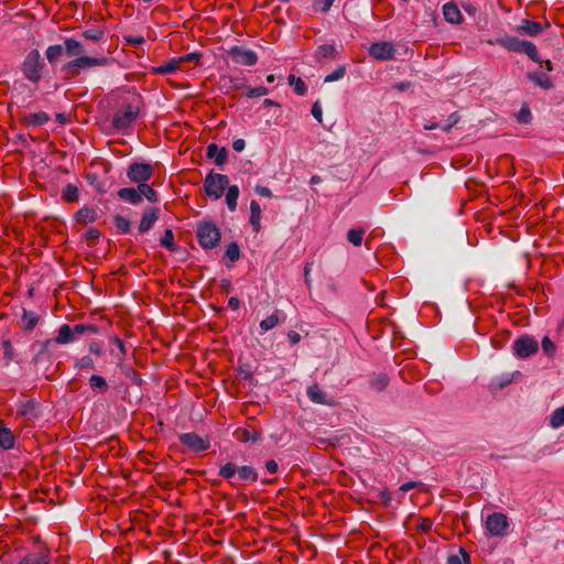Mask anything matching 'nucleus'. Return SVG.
Returning <instances> with one entry per match:
<instances>
[{
    "instance_id": "64",
    "label": "nucleus",
    "mask_w": 564,
    "mask_h": 564,
    "mask_svg": "<svg viewBox=\"0 0 564 564\" xmlns=\"http://www.w3.org/2000/svg\"><path fill=\"white\" fill-rule=\"evenodd\" d=\"M246 147V142L243 139H236L234 142H232V149L237 152H241L243 151Z\"/></svg>"
},
{
    "instance_id": "18",
    "label": "nucleus",
    "mask_w": 564,
    "mask_h": 564,
    "mask_svg": "<svg viewBox=\"0 0 564 564\" xmlns=\"http://www.w3.org/2000/svg\"><path fill=\"white\" fill-rule=\"evenodd\" d=\"M159 218V213L155 208H147L143 213L142 219L139 225L140 232L149 231Z\"/></svg>"
},
{
    "instance_id": "53",
    "label": "nucleus",
    "mask_w": 564,
    "mask_h": 564,
    "mask_svg": "<svg viewBox=\"0 0 564 564\" xmlns=\"http://www.w3.org/2000/svg\"><path fill=\"white\" fill-rule=\"evenodd\" d=\"M268 91H269L268 88H265L263 86L248 88L247 96L249 98L262 97V96H265L268 94Z\"/></svg>"
},
{
    "instance_id": "13",
    "label": "nucleus",
    "mask_w": 564,
    "mask_h": 564,
    "mask_svg": "<svg viewBox=\"0 0 564 564\" xmlns=\"http://www.w3.org/2000/svg\"><path fill=\"white\" fill-rule=\"evenodd\" d=\"M75 340L74 330L68 324H63L55 339H48L43 344V350H47L53 343L65 345Z\"/></svg>"
},
{
    "instance_id": "44",
    "label": "nucleus",
    "mask_w": 564,
    "mask_h": 564,
    "mask_svg": "<svg viewBox=\"0 0 564 564\" xmlns=\"http://www.w3.org/2000/svg\"><path fill=\"white\" fill-rule=\"evenodd\" d=\"M47 556L45 554H30L25 556L20 564H47Z\"/></svg>"
},
{
    "instance_id": "45",
    "label": "nucleus",
    "mask_w": 564,
    "mask_h": 564,
    "mask_svg": "<svg viewBox=\"0 0 564 564\" xmlns=\"http://www.w3.org/2000/svg\"><path fill=\"white\" fill-rule=\"evenodd\" d=\"M160 243H161V246H163L164 248H166L169 250L175 249L174 234L171 229L165 230L164 235L162 236V238L160 240Z\"/></svg>"
},
{
    "instance_id": "35",
    "label": "nucleus",
    "mask_w": 564,
    "mask_h": 564,
    "mask_svg": "<svg viewBox=\"0 0 564 564\" xmlns=\"http://www.w3.org/2000/svg\"><path fill=\"white\" fill-rule=\"evenodd\" d=\"M529 78L542 88L547 89L552 86L550 77L544 73H530Z\"/></svg>"
},
{
    "instance_id": "25",
    "label": "nucleus",
    "mask_w": 564,
    "mask_h": 564,
    "mask_svg": "<svg viewBox=\"0 0 564 564\" xmlns=\"http://www.w3.org/2000/svg\"><path fill=\"white\" fill-rule=\"evenodd\" d=\"M237 438L240 442H258L261 438V433L254 429H242L236 432Z\"/></svg>"
},
{
    "instance_id": "5",
    "label": "nucleus",
    "mask_w": 564,
    "mask_h": 564,
    "mask_svg": "<svg viewBox=\"0 0 564 564\" xmlns=\"http://www.w3.org/2000/svg\"><path fill=\"white\" fill-rule=\"evenodd\" d=\"M109 63V59L107 57H93V56H85L82 55L70 62H68L64 69L68 73L76 74V69H86L95 66H105Z\"/></svg>"
},
{
    "instance_id": "43",
    "label": "nucleus",
    "mask_w": 564,
    "mask_h": 564,
    "mask_svg": "<svg viewBox=\"0 0 564 564\" xmlns=\"http://www.w3.org/2000/svg\"><path fill=\"white\" fill-rule=\"evenodd\" d=\"M280 323V318L276 314H272L261 321L260 328L263 333L273 329Z\"/></svg>"
},
{
    "instance_id": "52",
    "label": "nucleus",
    "mask_w": 564,
    "mask_h": 564,
    "mask_svg": "<svg viewBox=\"0 0 564 564\" xmlns=\"http://www.w3.org/2000/svg\"><path fill=\"white\" fill-rule=\"evenodd\" d=\"M458 121H459V115H458L457 112H453V113L448 117V119H447L446 123H445V124H443V126H441V129H442L443 131H445V132H449V131H451V129H452L455 124H457V123H458Z\"/></svg>"
},
{
    "instance_id": "42",
    "label": "nucleus",
    "mask_w": 564,
    "mask_h": 564,
    "mask_svg": "<svg viewBox=\"0 0 564 564\" xmlns=\"http://www.w3.org/2000/svg\"><path fill=\"white\" fill-rule=\"evenodd\" d=\"M521 53L527 54L533 62L542 63L536 46L532 42L525 41Z\"/></svg>"
},
{
    "instance_id": "4",
    "label": "nucleus",
    "mask_w": 564,
    "mask_h": 564,
    "mask_svg": "<svg viewBox=\"0 0 564 564\" xmlns=\"http://www.w3.org/2000/svg\"><path fill=\"white\" fill-rule=\"evenodd\" d=\"M229 184V178L227 175L210 172L207 174L204 181V189L206 194L214 198L219 199Z\"/></svg>"
},
{
    "instance_id": "14",
    "label": "nucleus",
    "mask_w": 564,
    "mask_h": 564,
    "mask_svg": "<svg viewBox=\"0 0 564 564\" xmlns=\"http://www.w3.org/2000/svg\"><path fill=\"white\" fill-rule=\"evenodd\" d=\"M489 43L500 45L510 52L521 53L525 41L519 40L516 36L503 35L497 37L495 41H490Z\"/></svg>"
},
{
    "instance_id": "20",
    "label": "nucleus",
    "mask_w": 564,
    "mask_h": 564,
    "mask_svg": "<svg viewBox=\"0 0 564 564\" xmlns=\"http://www.w3.org/2000/svg\"><path fill=\"white\" fill-rule=\"evenodd\" d=\"M64 51L67 56H69V57L76 56V58L82 56L85 52L83 44L72 37L66 39L64 41Z\"/></svg>"
},
{
    "instance_id": "10",
    "label": "nucleus",
    "mask_w": 564,
    "mask_h": 564,
    "mask_svg": "<svg viewBox=\"0 0 564 564\" xmlns=\"http://www.w3.org/2000/svg\"><path fill=\"white\" fill-rule=\"evenodd\" d=\"M180 442L193 452H204L210 446L207 437H202L194 432L181 434Z\"/></svg>"
},
{
    "instance_id": "32",
    "label": "nucleus",
    "mask_w": 564,
    "mask_h": 564,
    "mask_svg": "<svg viewBox=\"0 0 564 564\" xmlns=\"http://www.w3.org/2000/svg\"><path fill=\"white\" fill-rule=\"evenodd\" d=\"M237 476L239 480L256 481L258 479L257 470L251 466H241L238 468Z\"/></svg>"
},
{
    "instance_id": "27",
    "label": "nucleus",
    "mask_w": 564,
    "mask_h": 564,
    "mask_svg": "<svg viewBox=\"0 0 564 564\" xmlns=\"http://www.w3.org/2000/svg\"><path fill=\"white\" fill-rule=\"evenodd\" d=\"M181 69L180 59L172 58L171 61L153 68V72L161 75L172 74Z\"/></svg>"
},
{
    "instance_id": "39",
    "label": "nucleus",
    "mask_w": 564,
    "mask_h": 564,
    "mask_svg": "<svg viewBox=\"0 0 564 564\" xmlns=\"http://www.w3.org/2000/svg\"><path fill=\"white\" fill-rule=\"evenodd\" d=\"M62 197L66 202H76L78 199V188L76 185L67 184L62 193Z\"/></svg>"
},
{
    "instance_id": "56",
    "label": "nucleus",
    "mask_w": 564,
    "mask_h": 564,
    "mask_svg": "<svg viewBox=\"0 0 564 564\" xmlns=\"http://www.w3.org/2000/svg\"><path fill=\"white\" fill-rule=\"evenodd\" d=\"M312 116L318 121V122H322L323 120V110H322V106L318 101H316L313 106H312Z\"/></svg>"
},
{
    "instance_id": "33",
    "label": "nucleus",
    "mask_w": 564,
    "mask_h": 564,
    "mask_svg": "<svg viewBox=\"0 0 564 564\" xmlns=\"http://www.w3.org/2000/svg\"><path fill=\"white\" fill-rule=\"evenodd\" d=\"M0 446L3 449H11L14 446L13 434L7 427H0Z\"/></svg>"
},
{
    "instance_id": "26",
    "label": "nucleus",
    "mask_w": 564,
    "mask_h": 564,
    "mask_svg": "<svg viewBox=\"0 0 564 564\" xmlns=\"http://www.w3.org/2000/svg\"><path fill=\"white\" fill-rule=\"evenodd\" d=\"M389 383V378L383 373H377L370 377L369 387L376 392L383 391Z\"/></svg>"
},
{
    "instance_id": "28",
    "label": "nucleus",
    "mask_w": 564,
    "mask_h": 564,
    "mask_svg": "<svg viewBox=\"0 0 564 564\" xmlns=\"http://www.w3.org/2000/svg\"><path fill=\"white\" fill-rule=\"evenodd\" d=\"M90 388L98 393H106L109 389V386L106 379L99 375H93L89 378Z\"/></svg>"
},
{
    "instance_id": "29",
    "label": "nucleus",
    "mask_w": 564,
    "mask_h": 564,
    "mask_svg": "<svg viewBox=\"0 0 564 564\" xmlns=\"http://www.w3.org/2000/svg\"><path fill=\"white\" fill-rule=\"evenodd\" d=\"M39 315L32 311H23L22 314V327L25 330H32L39 323Z\"/></svg>"
},
{
    "instance_id": "22",
    "label": "nucleus",
    "mask_w": 564,
    "mask_h": 564,
    "mask_svg": "<svg viewBox=\"0 0 564 564\" xmlns=\"http://www.w3.org/2000/svg\"><path fill=\"white\" fill-rule=\"evenodd\" d=\"M118 196L130 204L137 205L141 202V196L139 193V187L135 189L133 187H124L118 191Z\"/></svg>"
},
{
    "instance_id": "50",
    "label": "nucleus",
    "mask_w": 564,
    "mask_h": 564,
    "mask_svg": "<svg viewBox=\"0 0 564 564\" xmlns=\"http://www.w3.org/2000/svg\"><path fill=\"white\" fill-rule=\"evenodd\" d=\"M115 224L119 231L126 234L130 230V221L123 216L117 215L115 217Z\"/></svg>"
},
{
    "instance_id": "24",
    "label": "nucleus",
    "mask_w": 564,
    "mask_h": 564,
    "mask_svg": "<svg viewBox=\"0 0 564 564\" xmlns=\"http://www.w3.org/2000/svg\"><path fill=\"white\" fill-rule=\"evenodd\" d=\"M48 120H50V117L44 111L30 113L24 117V122L29 127H40V126L45 124Z\"/></svg>"
},
{
    "instance_id": "1",
    "label": "nucleus",
    "mask_w": 564,
    "mask_h": 564,
    "mask_svg": "<svg viewBox=\"0 0 564 564\" xmlns=\"http://www.w3.org/2000/svg\"><path fill=\"white\" fill-rule=\"evenodd\" d=\"M140 100L135 98L132 102L122 105L113 115L112 124L118 130L129 128L140 115Z\"/></svg>"
},
{
    "instance_id": "61",
    "label": "nucleus",
    "mask_w": 564,
    "mask_h": 564,
    "mask_svg": "<svg viewBox=\"0 0 564 564\" xmlns=\"http://www.w3.org/2000/svg\"><path fill=\"white\" fill-rule=\"evenodd\" d=\"M311 271H312V263L307 262L304 267V281H305V284L307 285V288H311V285H312V281L310 278Z\"/></svg>"
},
{
    "instance_id": "60",
    "label": "nucleus",
    "mask_w": 564,
    "mask_h": 564,
    "mask_svg": "<svg viewBox=\"0 0 564 564\" xmlns=\"http://www.w3.org/2000/svg\"><path fill=\"white\" fill-rule=\"evenodd\" d=\"M102 351H104V349H102V345L100 343L91 341L89 344V352L90 354L100 356L102 354Z\"/></svg>"
},
{
    "instance_id": "51",
    "label": "nucleus",
    "mask_w": 564,
    "mask_h": 564,
    "mask_svg": "<svg viewBox=\"0 0 564 564\" xmlns=\"http://www.w3.org/2000/svg\"><path fill=\"white\" fill-rule=\"evenodd\" d=\"M226 256L231 261H237L240 258V250L236 242H231L230 245H228Z\"/></svg>"
},
{
    "instance_id": "19",
    "label": "nucleus",
    "mask_w": 564,
    "mask_h": 564,
    "mask_svg": "<svg viewBox=\"0 0 564 564\" xmlns=\"http://www.w3.org/2000/svg\"><path fill=\"white\" fill-rule=\"evenodd\" d=\"M543 30L541 23L530 21V20H522L521 23L516 28V31L522 34H527L530 36H534L539 33H541Z\"/></svg>"
},
{
    "instance_id": "7",
    "label": "nucleus",
    "mask_w": 564,
    "mask_h": 564,
    "mask_svg": "<svg viewBox=\"0 0 564 564\" xmlns=\"http://www.w3.org/2000/svg\"><path fill=\"white\" fill-rule=\"evenodd\" d=\"M508 528V518L501 512L491 513L486 519V529L494 536H503Z\"/></svg>"
},
{
    "instance_id": "63",
    "label": "nucleus",
    "mask_w": 564,
    "mask_h": 564,
    "mask_svg": "<svg viewBox=\"0 0 564 564\" xmlns=\"http://www.w3.org/2000/svg\"><path fill=\"white\" fill-rule=\"evenodd\" d=\"M288 338L292 345H295L301 341V335L295 330H290L288 333Z\"/></svg>"
},
{
    "instance_id": "36",
    "label": "nucleus",
    "mask_w": 564,
    "mask_h": 564,
    "mask_svg": "<svg viewBox=\"0 0 564 564\" xmlns=\"http://www.w3.org/2000/svg\"><path fill=\"white\" fill-rule=\"evenodd\" d=\"M336 55V48L332 44H324L318 46L316 50L315 56L317 59L322 58H334Z\"/></svg>"
},
{
    "instance_id": "58",
    "label": "nucleus",
    "mask_w": 564,
    "mask_h": 564,
    "mask_svg": "<svg viewBox=\"0 0 564 564\" xmlns=\"http://www.w3.org/2000/svg\"><path fill=\"white\" fill-rule=\"evenodd\" d=\"M73 330H74V336L75 335H82L84 334L86 330H91V332H95V327L94 326H90V325H84V324H77L75 325L74 327H72Z\"/></svg>"
},
{
    "instance_id": "30",
    "label": "nucleus",
    "mask_w": 564,
    "mask_h": 564,
    "mask_svg": "<svg viewBox=\"0 0 564 564\" xmlns=\"http://www.w3.org/2000/svg\"><path fill=\"white\" fill-rule=\"evenodd\" d=\"M238 197H239V187L237 185L228 186L227 194H226V204L230 212L236 210Z\"/></svg>"
},
{
    "instance_id": "2",
    "label": "nucleus",
    "mask_w": 564,
    "mask_h": 564,
    "mask_svg": "<svg viewBox=\"0 0 564 564\" xmlns=\"http://www.w3.org/2000/svg\"><path fill=\"white\" fill-rule=\"evenodd\" d=\"M44 68L45 63L41 58V54L37 50H31L21 66L23 76L32 83L40 82Z\"/></svg>"
},
{
    "instance_id": "23",
    "label": "nucleus",
    "mask_w": 564,
    "mask_h": 564,
    "mask_svg": "<svg viewBox=\"0 0 564 564\" xmlns=\"http://www.w3.org/2000/svg\"><path fill=\"white\" fill-rule=\"evenodd\" d=\"M76 220L79 224L87 225L97 219V212L91 207H83L76 213Z\"/></svg>"
},
{
    "instance_id": "12",
    "label": "nucleus",
    "mask_w": 564,
    "mask_h": 564,
    "mask_svg": "<svg viewBox=\"0 0 564 564\" xmlns=\"http://www.w3.org/2000/svg\"><path fill=\"white\" fill-rule=\"evenodd\" d=\"M306 394L308 399L316 404L334 406L336 404L333 398H328L326 392L318 384H312L307 388Z\"/></svg>"
},
{
    "instance_id": "31",
    "label": "nucleus",
    "mask_w": 564,
    "mask_h": 564,
    "mask_svg": "<svg viewBox=\"0 0 564 564\" xmlns=\"http://www.w3.org/2000/svg\"><path fill=\"white\" fill-rule=\"evenodd\" d=\"M64 47L59 44L50 45L46 48L45 56L50 64H55L63 55Z\"/></svg>"
},
{
    "instance_id": "59",
    "label": "nucleus",
    "mask_w": 564,
    "mask_h": 564,
    "mask_svg": "<svg viewBox=\"0 0 564 564\" xmlns=\"http://www.w3.org/2000/svg\"><path fill=\"white\" fill-rule=\"evenodd\" d=\"M199 57H200V55L197 53H189L184 56L177 57V59H180V65L182 66V64L186 63V62H196L197 63L199 61Z\"/></svg>"
},
{
    "instance_id": "38",
    "label": "nucleus",
    "mask_w": 564,
    "mask_h": 564,
    "mask_svg": "<svg viewBox=\"0 0 564 564\" xmlns=\"http://www.w3.org/2000/svg\"><path fill=\"white\" fill-rule=\"evenodd\" d=\"M288 80L289 84L294 87V91L297 95L303 96L306 93V84L302 78L296 77L295 75H290Z\"/></svg>"
},
{
    "instance_id": "49",
    "label": "nucleus",
    "mask_w": 564,
    "mask_h": 564,
    "mask_svg": "<svg viewBox=\"0 0 564 564\" xmlns=\"http://www.w3.org/2000/svg\"><path fill=\"white\" fill-rule=\"evenodd\" d=\"M83 36L86 40L97 42L102 39L104 32L99 29H89L83 32Z\"/></svg>"
},
{
    "instance_id": "47",
    "label": "nucleus",
    "mask_w": 564,
    "mask_h": 564,
    "mask_svg": "<svg viewBox=\"0 0 564 564\" xmlns=\"http://www.w3.org/2000/svg\"><path fill=\"white\" fill-rule=\"evenodd\" d=\"M542 350L543 352L549 356V357H553L555 351H556V346L555 344L550 339V337L547 336H544L543 339H542Z\"/></svg>"
},
{
    "instance_id": "9",
    "label": "nucleus",
    "mask_w": 564,
    "mask_h": 564,
    "mask_svg": "<svg viewBox=\"0 0 564 564\" xmlns=\"http://www.w3.org/2000/svg\"><path fill=\"white\" fill-rule=\"evenodd\" d=\"M153 167L147 163H133L127 171V176L133 183L144 184L151 178Z\"/></svg>"
},
{
    "instance_id": "48",
    "label": "nucleus",
    "mask_w": 564,
    "mask_h": 564,
    "mask_svg": "<svg viewBox=\"0 0 564 564\" xmlns=\"http://www.w3.org/2000/svg\"><path fill=\"white\" fill-rule=\"evenodd\" d=\"M75 368H77L79 370L94 369L95 368V362H94L91 357L84 356V357H82V358L76 360Z\"/></svg>"
},
{
    "instance_id": "41",
    "label": "nucleus",
    "mask_w": 564,
    "mask_h": 564,
    "mask_svg": "<svg viewBox=\"0 0 564 564\" xmlns=\"http://www.w3.org/2000/svg\"><path fill=\"white\" fill-rule=\"evenodd\" d=\"M140 196H144L149 202L154 203L158 200V193L148 184H139Z\"/></svg>"
},
{
    "instance_id": "21",
    "label": "nucleus",
    "mask_w": 564,
    "mask_h": 564,
    "mask_svg": "<svg viewBox=\"0 0 564 564\" xmlns=\"http://www.w3.org/2000/svg\"><path fill=\"white\" fill-rule=\"evenodd\" d=\"M250 224L254 232L261 230V207L256 200H251L250 203Z\"/></svg>"
},
{
    "instance_id": "57",
    "label": "nucleus",
    "mask_w": 564,
    "mask_h": 564,
    "mask_svg": "<svg viewBox=\"0 0 564 564\" xmlns=\"http://www.w3.org/2000/svg\"><path fill=\"white\" fill-rule=\"evenodd\" d=\"M335 0H316L315 1V7L318 6V9L322 11V12H327L330 7L333 6Z\"/></svg>"
},
{
    "instance_id": "11",
    "label": "nucleus",
    "mask_w": 564,
    "mask_h": 564,
    "mask_svg": "<svg viewBox=\"0 0 564 564\" xmlns=\"http://www.w3.org/2000/svg\"><path fill=\"white\" fill-rule=\"evenodd\" d=\"M395 48L390 42H376L369 47V55L378 61H390L394 58Z\"/></svg>"
},
{
    "instance_id": "37",
    "label": "nucleus",
    "mask_w": 564,
    "mask_h": 564,
    "mask_svg": "<svg viewBox=\"0 0 564 564\" xmlns=\"http://www.w3.org/2000/svg\"><path fill=\"white\" fill-rule=\"evenodd\" d=\"M365 235V229L352 228L347 232V239L350 243L358 247L361 245Z\"/></svg>"
},
{
    "instance_id": "62",
    "label": "nucleus",
    "mask_w": 564,
    "mask_h": 564,
    "mask_svg": "<svg viewBox=\"0 0 564 564\" xmlns=\"http://www.w3.org/2000/svg\"><path fill=\"white\" fill-rule=\"evenodd\" d=\"M254 191L258 195H260L262 197H271L272 196L271 189L267 186H257Z\"/></svg>"
},
{
    "instance_id": "34",
    "label": "nucleus",
    "mask_w": 564,
    "mask_h": 564,
    "mask_svg": "<svg viewBox=\"0 0 564 564\" xmlns=\"http://www.w3.org/2000/svg\"><path fill=\"white\" fill-rule=\"evenodd\" d=\"M550 425L560 429L564 425V405L555 409L550 415Z\"/></svg>"
},
{
    "instance_id": "17",
    "label": "nucleus",
    "mask_w": 564,
    "mask_h": 564,
    "mask_svg": "<svg viewBox=\"0 0 564 564\" xmlns=\"http://www.w3.org/2000/svg\"><path fill=\"white\" fill-rule=\"evenodd\" d=\"M206 155L208 159H214L217 165H223L227 161L228 152L225 148H218L216 143H210L206 149Z\"/></svg>"
},
{
    "instance_id": "3",
    "label": "nucleus",
    "mask_w": 564,
    "mask_h": 564,
    "mask_svg": "<svg viewBox=\"0 0 564 564\" xmlns=\"http://www.w3.org/2000/svg\"><path fill=\"white\" fill-rule=\"evenodd\" d=\"M220 230L212 221H202L197 225V238L205 249L215 248L220 241Z\"/></svg>"
},
{
    "instance_id": "54",
    "label": "nucleus",
    "mask_w": 564,
    "mask_h": 564,
    "mask_svg": "<svg viewBox=\"0 0 564 564\" xmlns=\"http://www.w3.org/2000/svg\"><path fill=\"white\" fill-rule=\"evenodd\" d=\"M468 558V555L460 550V555H451L447 558V564H463Z\"/></svg>"
},
{
    "instance_id": "8",
    "label": "nucleus",
    "mask_w": 564,
    "mask_h": 564,
    "mask_svg": "<svg viewBox=\"0 0 564 564\" xmlns=\"http://www.w3.org/2000/svg\"><path fill=\"white\" fill-rule=\"evenodd\" d=\"M227 53L239 65L252 66L258 62V55L254 51L241 46H232Z\"/></svg>"
},
{
    "instance_id": "16",
    "label": "nucleus",
    "mask_w": 564,
    "mask_h": 564,
    "mask_svg": "<svg viewBox=\"0 0 564 564\" xmlns=\"http://www.w3.org/2000/svg\"><path fill=\"white\" fill-rule=\"evenodd\" d=\"M519 376H521V373L519 371L498 376L490 381L489 388L491 391H495V392L502 390L503 388L509 386L516 377H519Z\"/></svg>"
},
{
    "instance_id": "15",
    "label": "nucleus",
    "mask_w": 564,
    "mask_h": 564,
    "mask_svg": "<svg viewBox=\"0 0 564 564\" xmlns=\"http://www.w3.org/2000/svg\"><path fill=\"white\" fill-rule=\"evenodd\" d=\"M444 19L451 24H460L463 22V14L454 2H446L443 6Z\"/></svg>"
},
{
    "instance_id": "6",
    "label": "nucleus",
    "mask_w": 564,
    "mask_h": 564,
    "mask_svg": "<svg viewBox=\"0 0 564 564\" xmlns=\"http://www.w3.org/2000/svg\"><path fill=\"white\" fill-rule=\"evenodd\" d=\"M512 349L517 357L528 358L538 351L539 344L533 337L523 335L513 341Z\"/></svg>"
},
{
    "instance_id": "40",
    "label": "nucleus",
    "mask_w": 564,
    "mask_h": 564,
    "mask_svg": "<svg viewBox=\"0 0 564 564\" xmlns=\"http://www.w3.org/2000/svg\"><path fill=\"white\" fill-rule=\"evenodd\" d=\"M238 471V467L234 463H227L224 466L220 467L219 476L224 479H232Z\"/></svg>"
},
{
    "instance_id": "55",
    "label": "nucleus",
    "mask_w": 564,
    "mask_h": 564,
    "mask_svg": "<svg viewBox=\"0 0 564 564\" xmlns=\"http://www.w3.org/2000/svg\"><path fill=\"white\" fill-rule=\"evenodd\" d=\"M3 348H4L6 365H9L13 358V348H12L11 343L9 340H4Z\"/></svg>"
},
{
    "instance_id": "46",
    "label": "nucleus",
    "mask_w": 564,
    "mask_h": 564,
    "mask_svg": "<svg viewBox=\"0 0 564 564\" xmlns=\"http://www.w3.org/2000/svg\"><path fill=\"white\" fill-rule=\"evenodd\" d=\"M346 72H347L346 66L341 65V66L337 67L334 72L328 74L324 78V82L325 83H332V82L339 80V79H341L346 75Z\"/></svg>"
}]
</instances>
